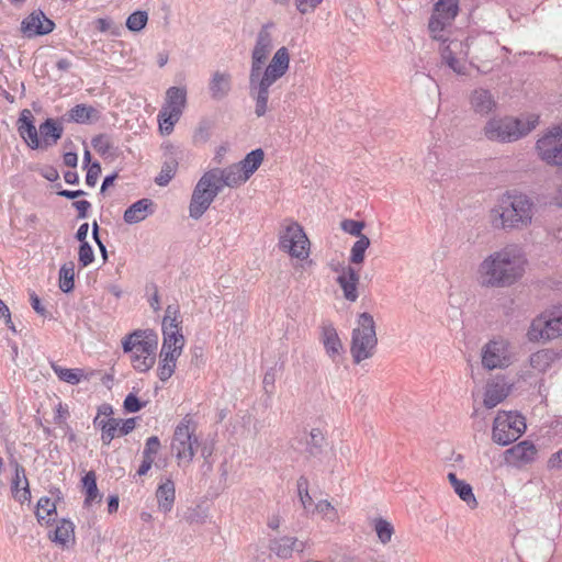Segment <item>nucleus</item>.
<instances>
[{"label":"nucleus","instance_id":"28","mask_svg":"<svg viewBox=\"0 0 562 562\" xmlns=\"http://www.w3.org/2000/svg\"><path fill=\"white\" fill-rule=\"evenodd\" d=\"M42 136V148L55 145L63 136L64 127L54 119H46L38 127Z\"/></svg>","mask_w":562,"mask_h":562},{"label":"nucleus","instance_id":"40","mask_svg":"<svg viewBox=\"0 0 562 562\" xmlns=\"http://www.w3.org/2000/svg\"><path fill=\"white\" fill-rule=\"evenodd\" d=\"M325 443V437L323 432L314 428L310 432V438L306 441V450L310 456L312 457H318L322 451Z\"/></svg>","mask_w":562,"mask_h":562},{"label":"nucleus","instance_id":"34","mask_svg":"<svg viewBox=\"0 0 562 562\" xmlns=\"http://www.w3.org/2000/svg\"><path fill=\"white\" fill-rule=\"evenodd\" d=\"M74 524L68 519H61L54 530L52 540L63 547L74 540Z\"/></svg>","mask_w":562,"mask_h":562},{"label":"nucleus","instance_id":"37","mask_svg":"<svg viewBox=\"0 0 562 562\" xmlns=\"http://www.w3.org/2000/svg\"><path fill=\"white\" fill-rule=\"evenodd\" d=\"M75 263L69 261L59 269V289L64 293H68L74 289Z\"/></svg>","mask_w":562,"mask_h":562},{"label":"nucleus","instance_id":"23","mask_svg":"<svg viewBox=\"0 0 562 562\" xmlns=\"http://www.w3.org/2000/svg\"><path fill=\"white\" fill-rule=\"evenodd\" d=\"M337 282L340 285L346 300L350 302L357 301L359 274L352 267L344 268L341 274L337 278Z\"/></svg>","mask_w":562,"mask_h":562},{"label":"nucleus","instance_id":"35","mask_svg":"<svg viewBox=\"0 0 562 562\" xmlns=\"http://www.w3.org/2000/svg\"><path fill=\"white\" fill-rule=\"evenodd\" d=\"M508 395L507 390L505 389L504 384L494 383L487 385L485 397H484V405L486 408H493L501 402H503Z\"/></svg>","mask_w":562,"mask_h":562},{"label":"nucleus","instance_id":"18","mask_svg":"<svg viewBox=\"0 0 562 562\" xmlns=\"http://www.w3.org/2000/svg\"><path fill=\"white\" fill-rule=\"evenodd\" d=\"M54 27L55 23L42 11L32 12L21 24V30L27 37L49 34Z\"/></svg>","mask_w":562,"mask_h":562},{"label":"nucleus","instance_id":"38","mask_svg":"<svg viewBox=\"0 0 562 562\" xmlns=\"http://www.w3.org/2000/svg\"><path fill=\"white\" fill-rule=\"evenodd\" d=\"M36 518L40 524L48 525L50 516L56 514V505L50 501L49 497L43 496L37 502Z\"/></svg>","mask_w":562,"mask_h":562},{"label":"nucleus","instance_id":"27","mask_svg":"<svg viewBox=\"0 0 562 562\" xmlns=\"http://www.w3.org/2000/svg\"><path fill=\"white\" fill-rule=\"evenodd\" d=\"M471 106L473 111L481 115H486L496 106V101L492 93L483 88L475 89L471 94Z\"/></svg>","mask_w":562,"mask_h":562},{"label":"nucleus","instance_id":"43","mask_svg":"<svg viewBox=\"0 0 562 562\" xmlns=\"http://www.w3.org/2000/svg\"><path fill=\"white\" fill-rule=\"evenodd\" d=\"M177 168L178 162L175 159L165 161L159 175L155 178V182L160 187L167 186L175 177Z\"/></svg>","mask_w":562,"mask_h":562},{"label":"nucleus","instance_id":"1","mask_svg":"<svg viewBox=\"0 0 562 562\" xmlns=\"http://www.w3.org/2000/svg\"><path fill=\"white\" fill-rule=\"evenodd\" d=\"M524 265L521 249L516 245H508L488 255L480 263L479 281L487 288L509 286L522 277Z\"/></svg>","mask_w":562,"mask_h":562},{"label":"nucleus","instance_id":"63","mask_svg":"<svg viewBox=\"0 0 562 562\" xmlns=\"http://www.w3.org/2000/svg\"><path fill=\"white\" fill-rule=\"evenodd\" d=\"M72 206L78 212V218L88 217V211L91 209V203L87 200H78L72 203Z\"/></svg>","mask_w":562,"mask_h":562},{"label":"nucleus","instance_id":"54","mask_svg":"<svg viewBox=\"0 0 562 562\" xmlns=\"http://www.w3.org/2000/svg\"><path fill=\"white\" fill-rule=\"evenodd\" d=\"M78 260L82 267H87L94 260V254L91 245L88 241H83L79 246Z\"/></svg>","mask_w":562,"mask_h":562},{"label":"nucleus","instance_id":"6","mask_svg":"<svg viewBox=\"0 0 562 562\" xmlns=\"http://www.w3.org/2000/svg\"><path fill=\"white\" fill-rule=\"evenodd\" d=\"M196 424L190 415H186L176 426L171 449L176 452L178 460L191 462L198 447V438L195 437Z\"/></svg>","mask_w":562,"mask_h":562},{"label":"nucleus","instance_id":"12","mask_svg":"<svg viewBox=\"0 0 562 562\" xmlns=\"http://www.w3.org/2000/svg\"><path fill=\"white\" fill-rule=\"evenodd\" d=\"M562 125L553 127L547 135L538 139L536 148L539 156L549 165L562 166Z\"/></svg>","mask_w":562,"mask_h":562},{"label":"nucleus","instance_id":"3","mask_svg":"<svg viewBox=\"0 0 562 562\" xmlns=\"http://www.w3.org/2000/svg\"><path fill=\"white\" fill-rule=\"evenodd\" d=\"M538 122L539 116L536 114H530L526 119H492L486 123L484 134L490 140L510 143L530 133Z\"/></svg>","mask_w":562,"mask_h":562},{"label":"nucleus","instance_id":"25","mask_svg":"<svg viewBox=\"0 0 562 562\" xmlns=\"http://www.w3.org/2000/svg\"><path fill=\"white\" fill-rule=\"evenodd\" d=\"M156 498L158 503V509L168 514L172 510L176 499V487L171 479H166L159 483L156 490Z\"/></svg>","mask_w":562,"mask_h":562},{"label":"nucleus","instance_id":"15","mask_svg":"<svg viewBox=\"0 0 562 562\" xmlns=\"http://www.w3.org/2000/svg\"><path fill=\"white\" fill-rule=\"evenodd\" d=\"M274 27L273 22L265 23L259 30L254 49L251 52L250 70H262V67L273 47L271 30Z\"/></svg>","mask_w":562,"mask_h":562},{"label":"nucleus","instance_id":"56","mask_svg":"<svg viewBox=\"0 0 562 562\" xmlns=\"http://www.w3.org/2000/svg\"><path fill=\"white\" fill-rule=\"evenodd\" d=\"M315 509H316V512L318 514L323 515V517H325L326 519H328L330 521H334L335 519H337V512H336V509L326 499L319 501L316 504Z\"/></svg>","mask_w":562,"mask_h":562},{"label":"nucleus","instance_id":"59","mask_svg":"<svg viewBox=\"0 0 562 562\" xmlns=\"http://www.w3.org/2000/svg\"><path fill=\"white\" fill-rule=\"evenodd\" d=\"M100 173H101V165L98 161H94L91 165H89L87 175H86L87 186L94 187Z\"/></svg>","mask_w":562,"mask_h":562},{"label":"nucleus","instance_id":"46","mask_svg":"<svg viewBox=\"0 0 562 562\" xmlns=\"http://www.w3.org/2000/svg\"><path fill=\"white\" fill-rule=\"evenodd\" d=\"M148 21V14L146 11H135L128 15L126 20V27L132 32L142 31Z\"/></svg>","mask_w":562,"mask_h":562},{"label":"nucleus","instance_id":"21","mask_svg":"<svg viewBox=\"0 0 562 562\" xmlns=\"http://www.w3.org/2000/svg\"><path fill=\"white\" fill-rule=\"evenodd\" d=\"M305 542L294 537H281L270 541L269 549L281 559H289L294 551L302 552Z\"/></svg>","mask_w":562,"mask_h":562},{"label":"nucleus","instance_id":"33","mask_svg":"<svg viewBox=\"0 0 562 562\" xmlns=\"http://www.w3.org/2000/svg\"><path fill=\"white\" fill-rule=\"evenodd\" d=\"M265 158V153L261 148H257L248 153L243 160L238 162L246 178H250L255 171L260 167Z\"/></svg>","mask_w":562,"mask_h":562},{"label":"nucleus","instance_id":"9","mask_svg":"<svg viewBox=\"0 0 562 562\" xmlns=\"http://www.w3.org/2000/svg\"><path fill=\"white\" fill-rule=\"evenodd\" d=\"M212 175L204 172L195 184L189 205V215L199 220L209 210L212 202L220 194V187L213 181Z\"/></svg>","mask_w":562,"mask_h":562},{"label":"nucleus","instance_id":"10","mask_svg":"<svg viewBox=\"0 0 562 562\" xmlns=\"http://www.w3.org/2000/svg\"><path fill=\"white\" fill-rule=\"evenodd\" d=\"M279 246L297 259H305L308 256V238L303 227L296 222H291L281 232Z\"/></svg>","mask_w":562,"mask_h":562},{"label":"nucleus","instance_id":"24","mask_svg":"<svg viewBox=\"0 0 562 562\" xmlns=\"http://www.w3.org/2000/svg\"><path fill=\"white\" fill-rule=\"evenodd\" d=\"M211 98L221 101L228 95L232 90V76L228 72L215 71L209 83Z\"/></svg>","mask_w":562,"mask_h":562},{"label":"nucleus","instance_id":"5","mask_svg":"<svg viewBox=\"0 0 562 562\" xmlns=\"http://www.w3.org/2000/svg\"><path fill=\"white\" fill-rule=\"evenodd\" d=\"M378 339L375 324L371 314L361 313L357 327L352 330L350 352L356 363L372 357Z\"/></svg>","mask_w":562,"mask_h":562},{"label":"nucleus","instance_id":"36","mask_svg":"<svg viewBox=\"0 0 562 562\" xmlns=\"http://www.w3.org/2000/svg\"><path fill=\"white\" fill-rule=\"evenodd\" d=\"M458 12V0H439L435 4L434 13L450 23L457 16Z\"/></svg>","mask_w":562,"mask_h":562},{"label":"nucleus","instance_id":"62","mask_svg":"<svg viewBox=\"0 0 562 562\" xmlns=\"http://www.w3.org/2000/svg\"><path fill=\"white\" fill-rule=\"evenodd\" d=\"M30 302H31L33 310L38 315H41L43 317L47 316L48 313H47L46 308L44 307V305L42 304L41 299L36 295L35 292L30 293Z\"/></svg>","mask_w":562,"mask_h":562},{"label":"nucleus","instance_id":"11","mask_svg":"<svg viewBox=\"0 0 562 562\" xmlns=\"http://www.w3.org/2000/svg\"><path fill=\"white\" fill-rule=\"evenodd\" d=\"M512 363L507 340H491L482 348V366L487 370L504 369Z\"/></svg>","mask_w":562,"mask_h":562},{"label":"nucleus","instance_id":"7","mask_svg":"<svg viewBox=\"0 0 562 562\" xmlns=\"http://www.w3.org/2000/svg\"><path fill=\"white\" fill-rule=\"evenodd\" d=\"M526 430L525 418L513 412H499L494 419L492 438L502 446L516 441Z\"/></svg>","mask_w":562,"mask_h":562},{"label":"nucleus","instance_id":"17","mask_svg":"<svg viewBox=\"0 0 562 562\" xmlns=\"http://www.w3.org/2000/svg\"><path fill=\"white\" fill-rule=\"evenodd\" d=\"M468 45L461 41H450L441 48L442 60L457 74H464V63L462 58L468 55Z\"/></svg>","mask_w":562,"mask_h":562},{"label":"nucleus","instance_id":"29","mask_svg":"<svg viewBox=\"0 0 562 562\" xmlns=\"http://www.w3.org/2000/svg\"><path fill=\"white\" fill-rule=\"evenodd\" d=\"M65 116L68 122L90 124L99 120L100 113L92 105L81 103L71 108Z\"/></svg>","mask_w":562,"mask_h":562},{"label":"nucleus","instance_id":"53","mask_svg":"<svg viewBox=\"0 0 562 562\" xmlns=\"http://www.w3.org/2000/svg\"><path fill=\"white\" fill-rule=\"evenodd\" d=\"M179 312V306L177 304L168 305L162 319V328H165V326L169 327V324H171V326L179 327L181 323L178 321Z\"/></svg>","mask_w":562,"mask_h":562},{"label":"nucleus","instance_id":"52","mask_svg":"<svg viewBox=\"0 0 562 562\" xmlns=\"http://www.w3.org/2000/svg\"><path fill=\"white\" fill-rule=\"evenodd\" d=\"M160 440L157 436L147 438L145 448L143 450V458L155 461L156 454L160 449Z\"/></svg>","mask_w":562,"mask_h":562},{"label":"nucleus","instance_id":"20","mask_svg":"<svg viewBox=\"0 0 562 562\" xmlns=\"http://www.w3.org/2000/svg\"><path fill=\"white\" fill-rule=\"evenodd\" d=\"M289 66L290 54L288 48L282 46L277 49L266 69L261 70V75L277 81L286 74Z\"/></svg>","mask_w":562,"mask_h":562},{"label":"nucleus","instance_id":"8","mask_svg":"<svg viewBox=\"0 0 562 562\" xmlns=\"http://www.w3.org/2000/svg\"><path fill=\"white\" fill-rule=\"evenodd\" d=\"M187 102L184 88L170 87L166 92V103L158 114L159 128L162 134L169 135L175 124L180 120Z\"/></svg>","mask_w":562,"mask_h":562},{"label":"nucleus","instance_id":"60","mask_svg":"<svg viewBox=\"0 0 562 562\" xmlns=\"http://www.w3.org/2000/svg\"><path fill=\"white\" fill-rule=\"evenodd\" d=\"M323 0H295L296 9L300 13L306 14L314 11Z\"/></svg>","mask_w":562,"mask_h":562},{"label":"nucleus","instance_id":"58","mask_svg":"<svg viewBox=\"0 0 562 562\" xmlns=\"http://www.w3.org/2000/svg\"><path fill=\"white\" fill-rule=\"evenodd\" d=\"M363 227H364V224H363V222H360V221H355V220H344V221L341 222V228H342L346 233H348V234H350V235H352V236H357L358 238H359L360 236H363V235L361 234V231L363 229Z\"/></svg>","mask_w":562,"mask_h":562},{"label":"nucleus","instance_id":"50","mask_svg":"<svg viewBox=\"0 0 562 562\" xmlns=\"http://www.w3.org/2000/svg\"><path fill=\"white\" fill-rule=\"evenodd\" d=\"M297 493L302 506L307 509L312 505L313 499L308 493V480L305 476H300L297 480Z\"/></svg>","mask_w":562,"mask_h":562},{"label":"nucleus","instance_id":"30","mask_svg":"<svg viewBox=\"0 0 562 562\" xmlns=\"http://www.w3.org/2000/svg\"><path fill=\"white\" fill-rule=\"evenodd\" d=\"M559 359V353L551 349H542L530 356V366L539 373L548 371L554 361Z\"/></svg>","mask_w":562,"mask_h":562},{"label":"nucleus","instance_id":"13","mask_svg":"<svg viewBox=\"0 0 562 562\" xmlns=\"http://www.w3.org/2000/svg\"><path fill=\"white\" fill-rule=\"evenodd\" d=\"M528 338L531 341L551 340L562 335V313L549 317L541 315L532 321L528 330Z\"/></svg>","mask_w":562,"mask_h":562},{"label":"nucleus","instance_id":"64","mask_svg":"<svg viewBox=\"0 0 562 562\" xmlns=\"http://www.w3.org/2000/svg\"><path fill=\"white\" fill-rule=\"evenodd\" d=\"M274 381H276V372L274 369H269L263 376V389L267 393H271L274 387Z\"/></svg>","mask_w":562,"mask_h":562},{"label":"nucleus","instance_id":"14","mask_svg":"<svg viewBox=\"0 0 562 562\" xmlns=\"http://www.w3.org/2000/svg\"><path fill=\"white\" fill-rule=\"evenodd\" d=\"M276 81L261 75V70H250L249 93L256 101L255 113L263 116L268 109L269 89Z\"/></svg>","mask_w":562,"mask_h":562},{"label":"nucleus","instance_id":"45","mask_svg":"<svg viewBox=\"0 0 562 562\" xmlns=\"http://www.w3.org/2000/svg\"><path fill=\"white\" fill-rule=\"evenodd\" d=\"M456 494L471 508L476 507L477 502L473 494V490L470 484L464 481H460V485L457 484L453 486Z\"/></svg>","mask_w":562,"mask_h":562},{"label":"nucleus","instance_id":"16","mask_svg":"<svg viewBox=\"0 0 562 562\" xmlns=\"http://www.w3.org/2000/svg\"><path fill=\"white\" fill-rule=\"evenodd\" d=\"M206 172L207 175H213V181L220 187V191H222L224 187H239L249 179L245 177V173L238 164H233L223 169L213 168Z\"/></svg>","mask_w":562,"mask_h":562},{"label":"nucleus","instance_id":"19","mask_svg":"<svg viewBox=\"0 0 562 562\" xmlns=\"http://www.w3.org/2000/svg\"><path fill=\"white\" fill-rule=\"evenodd\" d=\"M18 124L19 134L26 142L27 146L32 149L42 148V143L38 137L40 132L33 123V116L30 110L25 109L21 112Z\"/></svg>","mask_w":562,"mask_h":562},{"label":"nucleus","instance_id":"57","mask_svg":"<svg viewBox=\"0 0 562 562\" xmlns=\"http://www.w3.org/2000/svg\"><path fill=\"white\" fill-rule=\"evenodd\" d=\"M145 405L146 403L140 402L139 398L134 393L127 394L123 403V407L127 413H137Z\"/></svg>","mask_w":562,"mask_h":562},{"label":"nucleus","instance_id":"51","mask_svg":"<svg viewBox=\"0 0 562 562\" xmlns=\"http://www.w3.org/2000/svg\"><path fill=\"white\" fill-rule=\"evenodd\" d=\"M91 145L101 155L110 154L112 149V142L109 135L99 134L91 139Z\"/></svg>","mask_w":562,"mask_h":562},{"label":"nucleus","instance_id":"55","mask_svg":"<svg viewBox=\"0 0 562 562\" xmlns=\"http://www.w3.org/2000/svg\"><path fill=\"white\" fill-rule=\"evenodd\" d=\"M177 360H169L168 358H161L158 367V376L161 381H167L175 372Z\"/></svg>","mask_w":562,"mask_h":562},{"label":"nucleus","instance_id":"31","mask_svg":"<svg viewBox=\"0 0 562 562\" xmlns=\"http://www.w3.org/2000/svg\"><path fill=\"white\" fill-rule=\"evenodd\" d=\"M322 340L327 355L335 361L336 357L340 355L342 345L336 329L331 325L323 327Z\"/></svg>","mask_w":562,"mask_h":562},{"label":"nucleus","instance_id":"22","mask_svg":"<svg viewBox=\"0 0 562 562\" xmlns=\"http://www.w3.org/2000/svg\"><path fill=\"white\" fill-rule=\"evenodd\" d=\"M154 213V202L150 199H140L130 205L123 215L127 224H136Z\"/></svg>","mask_w":562,"mask_h":562},{"label":"nucleus","instance_id":"48","mask_svg":"<svg viewBox=\"0 0 562 562\" xmlns=\"http://www.w3.org/2000/svg\"><path fill=\"white\" fill-rule=\"evenodd\" d=\"M121 424V419L110 418L106 422V425H102V442L106 446L111 443V441L119 436V426Z\"/></svg>","mask_w":562,"mask_h":562},{"label":"nucleus","instance_id":"49","mask_svg":"<svg viewBox=\"0 0 562 562\" xmlns=\"http://www.w3.org/2000/svg\"><path fill=\"white\" fill-rule=\"evenodd\" d=\"M10 465L14 469V476L11 484L12 494L18 495L21 482L25 485V479H27L25 469L15 459L10 460Z\"/></svg>","mask_w":562,"mask_h":562},{"label":"nucleus","instance_id":"44","mask_svg":"<svg viewBox=\"0 0 562 562\" xmlns=\"http://www.w3.org/2000/svg\"><path fill=\"white\" fill-rule=\"evenodd\" d=\"M449 24H450L449 21H446L445 19H442L434 13L429 20L428 29H429L431 36L435 40L446 42V38L443 37V31L447 27V25H449Z\"/></svg>","mask_w":562,"mask_h":562},{"label":"nucleus","instance_id":"41","mask_svg":"<svg viewBox=\"0 0 562 562\" xmlns=\"http://www.w3.org/2000/svg\"><path fill=\"white\" fill-rule=\"evenodd\" d=\"M370 246V239L367 236H360L358 240L353 244L350 251V262L351 263H362L364 260L366 250Z\"/></svg>","mask_w":562,"mask_h":562},{"label":"nucleus","instance_id":"47","mask_svg":"<svg viewBox=\"0 0 562 562\" xmlns=\"http://www.w3.org/2000/svg\"><path fill=\"white\" fill-rule=\"evenodd\" d=\"M374 530L379 540L384 544L391 541L392 535L394 533L393 526L383 518L375 520Z\"/></svg>","mask_w":562,"mask_h":562},{"label":"nucleus","instance_id":"2","mask_svg":"<svg viewBox=\"0 0 562 562\" xmlns=\"http://www.w3.org/2000/svg\"><path fill=\"white\" fill-rule=\"evenodd\" d=\"M503 228L521 229L529 226L535 214L533 201L520 192H507L501 200L497 210Z\"/></svg>","mask_w":562,"mask_h":562},{"label":"nucleus","instance_id":"39","mask_svg":"<svg viewBox=\"0 0 562 562\" xmlns=\"http://www.w3.org/2000/svg\"><path fill=\"white\" fill-rule=\"evenodd\" d=\"M52 368L59 380L72 385L80 383L81 379L85 376L82 369H67L57 364H53Z\"/></svg>","mask_w":562,"mask_h":562},{"label":"nucleus","instance_id":"61","mask_svg":"<svg viewBox=\"0 0 562 562\" xmlns=\"http://www.w3.org/2000/svg\"><path fill=\"white\" fill-rule=\"evenodd\" d=\"M182 349L175 348L166 342H162L160 357L168 358L169 360H177L181 355Z\"/></svg>","mask_w":562,"mask_h":562},{"label":"nucleus","instance_id":"32","mask_svg":"<svg viewBox=\"0 0 562 562\" xmlns=\"http://www.w3.org/2000/svg\"><path fill=\"white\" fill-rule=\"evenodd\" d=\"M86 491L85 506H91L93 503L101 502L102 495L97 486V477L93 471H89L81 480Z\"/></svg>","mask_w":562,"mask_h":562},{"label":"nucleus","instance_id":"26","mask_svg":"<svg viewBox=\"0 0 562 562\" xmlns=\"http://www.w3.org/2000/svg\"><path fill=\"white\" fill-rule=\"evenodd\" d=\"M506 459L514 463H528L535 459L537 449L533 443L525 440L508 450H506Z\"/></svg>","mask_w":562,"mask_h":562},{"label":"nucleus","instance_id":"4","mask_svg":"<svg viewBox=\"0 0 562 562\" xmlns=\"http://www.w3.org/2000/svg\"><path fill=\"white\" fill-rule=\"evenodd\" d=\"M122 345L124 352H132L135 370L146 372L154 366L157 336L153 331L137 329L126 336Z\"/></svg>","mask_w":562,"mask_h":562},{"label":"nucleus","instance_id":"42","mask_svg":"<svg viewBox=\"0 0 562 562\" xmlns=\"http://www.w3.org/2000/svg\"><path fill=\"white\" fill-rule=\"evenodd\" d=\"M162 334H164V342H166L175 348H178V349L183 348L184 337L180 333L179 327H175V326H171V324H169V327L165 326V328H162Z\"/></svg>","mask_w":562,"mask_h":562}]
</instances>
